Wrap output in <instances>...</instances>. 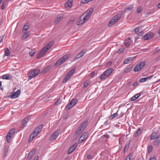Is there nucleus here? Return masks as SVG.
Listing matches in <instances>:
<instances>
[{"instance_id": "obj_22", "label": "nucleus", "mask_w": 160, "mask_h": 160, "mask_svg": "<svg viewBox=\"0 0 160 160\" xmlns=\"http://www.w3.org/2000/svg\"><path fill=\"white\" fill-rule=\"evenodd\" d=\"M154 145L157 146L160 143V135L158 136L154 141Z\"/></svg>"}, {"instance_id": "obj_13", "label": "nucleus", "mask_w": 160, "mask_h": 160, "mask_svg": "<svg viewBox=\"0 0 160 160\" xmlns=\"http://www.w3.org/2000/svg\"><path fill=\"white\" fill-rule=\"evenodd\" d=\"M30 119V117L28 116V117L25 118L22 122V124L23 125V128L25 126L28 122Z\"/></svg>"}, {"instance_id": "obj_31", "label": "nucleus", "mask_w": 160, "mask_h": 160, "mask_svg": "<svg viewBox=\"0 0 160 160\" xmlns=\"http://www.w3.org/2000/svg\"><path fill=\"white\" fill-rule=\"evenodd\" d=\"M70 78V77L67 75L63 80V83H66Z\"/></svg>"}, {"instance_id": "obj_19", "label": "nucleus", "mask_w": 160, "mask_h": 160, "mask_svg": "<svg viewBox=\"0 0 160 160\" xmlns=\"http://www.w3.org/2000/svg\"><path fill=\"white\" fill-rule=\"evenodd\" d=\"M65 6L67 9H70L72 6V3L71 1H68L65 4Z\"/></svg>"}, {"instance_id": "obj_28", "label": "nucleus", "mask_w": 160, "mask_h": 160, "mask_svg": "<svg viewBox=\"0 0 160 160\" xmlns=\"http://www.w3.org/2000/svg\"><path fill=\"white\" fill-rule=\"evenodd\" d=\"M133 7L132 5H128L126 6L125 8V12H129L131 11L133 8Z\"/></svg>"}, {"instance_id": "obj_7", "label": "nucleus", "mask_w": 160, "mask_h": 160, "mask_svg": "<svg viewBox=\"0 0 160 160\" xmlns=\"http://www.w3.org/2000/svg\"><path fill=\"white\" fill-rule=\"evenodd\" d=\"M78 102L77 99H73L66 106L65 109L66 110H69L74 106Z\"/></svg>"}, {"instance_id": "obj_23", "label": "nucleus", "mask_w": 160, "mask_h": 160, "mask_svg": "<svg viewBox=\"0 0 160 160\" xmlns=\"http://www.w3.org/2000/svg\"><path fill=\"white\" fill-rule=\"evenodd\" d=\"M131 43V40L130 38L126 39L124 42V45L127 48L128 47Z\"/></svg>"}, {"instance_id": "obj_18", "label": "nucleus", "mask_w": 160, "mask_h": 160, "mask_svg": "<svg viewBox=\"0 0 160 160\" xmlns=\"http://www.w3.org/2000/svg\"><path fill=\"white\" fill-rule=\"evenodd\" d=\"M58 135V133L56 132L53 133L51 136L49 140L50 141H52L56 138Z\"/></svg>"}, {"instance_id": "obj_32", "label": "nucleus", "mask_w": 160, "mask_h": 160, "mask_svg": "<svg viewBox=\"0 0 160 160\" xmlns=\"http://www.w3.org/2000/svg\"><path fill=\"white\" fill-rule=\"evenodd\" d=\"M13 136L12 135L9 134L8 133L6 137L7 141L8 142H9L10 141V139L12 138V137Z\"/></svg>"}, {"instance_id": "obj_53", "label": "nucleus", "mask_w": 160, "mask_h": 160, "mask_svg": "<svg viewBox=\"0 0 160 160\" xmlns=\"http://www.w3.org/2000/svg\"><path fill=\"white\" fill-rule=\"evenodd\" d=\"M61 102V100L59 99L56 102L55 104L56 105H58L60 104Z\"/></svg>"}, {"instance_id": "obj_6", "label": "nucleus", "mask_w": 160, "mask_h": 160, "mask_svg": "<svg viewBox=\"0 0 160 160\" xmlns=\"http://www.w3.org/2000/svg\"><path fill=\"white\" fill-rule=\"evenodd\" d=\"M93 11V9L91 8L85 12L86 14L84 17L83 18V20L87 22L88 20L91 17Z\"/></svg>"}, {"instance_id": "obj_21", "label": "nucleus", "mask_w": 160, "mask_h": 160, "mask_svg": "<svg viewBox=\"0 0 160 160\" xmlns=\"http://www.w3.org/2000/svg\"><path fill=\"white\" fill-rule=\"evenodd\" d=\"M88 124V122L87 121H84L80 126L79 128L82 129L81 131L84 130Z\"/></svg>"}, {"instance_id": "obj_64", "label": "nucleus", "mask_w": 160, "mask_h": 160, "mask_svg": "<svg viewBox=\"0 0 160 160\" xmlns=\"http://www.w3.org/2000/svg\"><path fill=\"white\" fill-rule=\"evenodd\" d=\"M103 137H104L105 138H108V136L107 134H105L103 136Z\"/></svg>"}, {"instance_id": "obj_5", "label": "nucleus", "mask_w": 160, "mask_h": 160, "mask_svg": "<svg viewBox=\"0 0 160 160\" xmlns=\"http://www.w3.org/2000/svg\"><path fill=\"white\" fill-rule=\"evenodd\" d=\"M120 14H117L109 22L108 26L109 27H111L116 23L121 18Z\"/></svg>"}, {"instance_id": "obj_26", "label": "nucleus", "mask_w": 160, "mask_h": 160, "mask_svg": "<svg viewBox=\"0 0 160 160\" xmlns=\"http://www.w3.org/2000/svg\"><path fill=\"white\" fill-rule=\"evenodd\" d=\"M2 78L3 79L6 80H9L12 78V76L6 74L2 76Z\"/></svg>"}, {"instance_id": "obj_42", "label": "nucleus", "mask_w": 160, "mask_h": 160, "mask_svg": "<svg viewBox=\"0 0 160 160\" xmlns=\"http://www.w3.org/2000/svg\"><path fill=\"white\" fill-rule=\"evenodd\" d=\"M81 138H84L85 139H86L88 137V134L84 132L83 133L81 136Z\"/></svg>"}, {"instance_id": "obj_61", "label": "nucleus", "mask_w": 160, "mask_h": 160, "mask_svg": "<svg viewBox=\"0 0 160 160\" xmlns=\"http://www.w3.org/2000/svg\"><path fill=\"white\" fill-rule=\"evenodd\" d=\"M156 158L154 157L151 158L150 160H156Z\"/></svg>"}, {"instance_id": "obj_59", "label": "nucleus", "mask_w": 160, "mask_h": 160, "mask_svg": "<svg viewBox=\"0 0 160 160\" xmlns=\"http://www.w3.org/2000/svg\"><path fill=\"white\" fill-rule=\"evenodd\" d=\"M123 52V51H118L116 54L117 53H121Z\"/></svg>"}, {"instance_id": "obj_57", "label": "nucleus", "mask_w": 160, "mask_h": 160, "mask_svg": "<svg viewBox=\"0 0 160 160\" xmlns=\"http://www.w3.org/2000/svg\"><path fill=\"white\" fill-rule=\"evenodd\" d=\"M95 74V73L94 72H91L90 74V77H93Z\"/></svg>"}, {"instance_id": "obj_16", "label": "nucleus", "mask_w": 160, "mask_h": 160, "mask_svg": "<svg viewBox=\"0 0 160 160\" xmlns=\"http://www.w3.org/2000/svg\"><path fill=\"white\" fill-rule=\"evenodd\" d=\"M77 147V144L76 143L74 144L68 150V154L72 153L74 149L76 148Z\"/></svg>"}, {"instance_id": "obj_44", "label": "nucleus", "mask_w": 160, "mask_h": 160, "mask_svg": "<svg viewBox=\"0 0 160 160\" xmlns=\"http://www.w3.org/2000/svg\"><path fill=\"white\" fill-rule=\"evenodd\" d=\"M156 136V133L155 132H153L151 136L150 139L151 140H153L155 139V137Z\"/></svg>"}, {"instance_id": "obj_1", "label": "nucleus", "mask_w": 160, "mask_h": 160, "mask_svg": "<svg viewBox=\"0 0 160 160\" xmlns=\"http://www.w3.org/2000/svg\"><path fill=\"white\" fill-rule=\"evenodd\" d=\"M42 128L43 125H40L38 127L35 129L33 132L30 135L29 139V141H32L33 138L39 133Z\"/></svg>"}, {"instance_id": "obj_34", "label": "nucleus", "mask_w": 160, "mask_h": 160, "mask_svg": "<svg viewBox=\"0 0 160 160\" xmlns=\"http://www.w3.org/2000/svg\"><path fill=\"white\" fill-rule=\"evenodd\" d=\"M29 35V32H26L25 33H24L23 36H22V39L23 40H24L26 39L27 38H28Z\"/></svg>"}, {"instance_id": "obj_58", "label": "nucleus", "mask_w": 160, "mask_h": 160, "mask_svg": "<svg viewBox=\"0 0 160 160\" xmlns=\"http://www.w3.org/2000/svg\"><path fill=\"white\" fill-rule=\"evenodd\" d=\"M128 147H129V146H128V145H126L124 147V150H128Z\"/></svg>"}, {"instance_id": "obj_25", "label": "nucleus", "mask_w": 160, "mask_h": 160, "mask_svg": "<svg viewBox=\"0 0 160 160\" xmlns=\"http://www.w3.org/2000/svg\"><path fill=\"white\" fill-rule=\"evenodd\" d=\"M141 95L140 93H138L131 98V101H134L137 99Z\"/></svg>"}, {"instance_id": "obj_3", "label": "nucleus", "mask_w": 160, "mask_h": 160, "mask_svg": "<svg viewBox=\"0 0 160 160\" xmlns=\"http://www.w3.org/2000/svg\"><path fill=\"white\" fill-rule=\"evenodd\" d=\"M113 69L112 68H108L101 75L100 78L102 80L106 78L110 75Z\"/></svg>"}, {"instance_id": "obj_47", "label": "nucleus", "mask_w": 160, "mask_h": 160, "mask_svg": "<svg viewBox=\"0 0 160 160\" xmlns=\"http://www.w3.org/2000/svg\"><path fill=\"white\" fill-rule=\"evenodd\" d=\"M15 132V129H11L9 132H8L9 134H11V135H13L14 134V132Z\"/></svg>"}, {"instance_id": "obj_38", "label": "nucleus", "mask_w": 160, "mask_h": 160, "mask_svg": "<svg viewBox=\"0 0 160 160\" xmlns=\"http://www.w3.org/2000/svg\"><path fill=\"white\" fill-rule=\"evenodd\" d=\"M117 112L110 115L109 118V119H112L115 117H117L118 115Z\"/></svg>"}, {"instance_id": "obj_36", "label": "nucleus", "mask_w": 160, "mask_h": 160, "mask_svg": "<svg viewBox=\"0 0 160 160\" xmlns=\"http://www.w3.org/2000/svg\"><path fill=\"white\" fill-rule=\"evenodd\" d=\"M74 72L75 69H72L69 72H68V74L67 75H68V76H69L71 77L72 75L73 74V73Z\"/></svg>"}, {"instance_id": "obj_41", "label": "nucleus", "mask_w": 160, "mask_h": 160, "mask_svg": "<svg viewBox=\"0 0 160 160\" xmlns=\"http://www.w3.org/2000/svg\"><path fill=\"white\" fill-rule=\"evenodd\" d=\"M82 129H81L79 128L76 131V133L77 134V135H79L83 131V130H82Z\"/></svg>"}, {"instance_id": "obj_63", "label": "nucleus", "mask_w": 160, "mask_h": 160, "mask_svg": "<svg viewBox=\"0 0 160 160\" xmlns=\"http://www.w3.org/2000/svg\"><path fill=\"white\" fill-rule=\"evenodd\" d=\"M137 84H138V82H135L133 84V86H136L137 85Z\"/></svg>"}, {"instance_id": "obj_30", "label": "nucleus", "mask_w": 160, "mask_h": 160, "mask_svg": "<svg viewBox=\"0 0 160 160\" xmlns=\"http://www.w3.org/2000/svg\"><path fill=\"white\" fill-rule=\"evenodd\" d=\"M86 21H84L83 19H81V17L78 20L77 22L78 24V25H80L82 24L84 22H86Z\"/></svg>"}, {"instance_id": "obj_29", "label": "nucleus", "mask_w": 160, "mask_h": 160, "mask_svg": "<svg viewBox=\"0 0 160 160\" xmlns=\"http://www.w3.org/2000/svg\"><path fill=\"white\" fill-rule=\"evenodd\" d=\"M9 149V147L8 146H5L4 148V157H5L7 156V153Z\"/></svg>"}, {"instance_id": "obj_15", "label": "nucleus", "mask_w": 160, "mask_h": 160, "mask_svg": "<svg viewBox=\"0 0 160 160\" xmlns=\"http://www.w3.org/2000/svg\"><path fill=\"white\" fill-rule=\"evenodd\" d=\"M62 18L63 16L62 15H58L57 18L55 21V24H58L59 23V22L62 20Z\"/></svg>"}, {"instance_id": "obj_51", "label": "nucleus", "mask_w": 160, "mask_h": 160, "mask_svg": "<svg viewBox=\"0 0 160 160\" xmlns=\"http://www.w3.org/2000/svg\"><path fill=\"white\" fill-rule=\"evenodd\" d=\"M32 51L31 52H29V54L31 57H32L35 53V51L33 52Z\"/></svg>"}, {"instance_id": "obj_48", "label": "nucleus", "mask_w": 160, "mask_h": 160, "mask_svg": "<svg viewBox=\"0 0 160 160\" xmlns=\"http://www.w3.org/2000/svg\"><path fill=\"white\" fill-rule=\"evenodd\" d=\"M142 10V8L141 7H139L137 9V12L138 13H140Z\"/></svg>"}, {"instance_id": "obj_50", "label": "nucleus", "mask_w": 160, "mask_h": 160, "mask_svg": "<svg viewBox=\"0 0 160 160\" xmlns=\"http://www.w3.org/2000/svg\"><path fill=\"white\" fill-rule=\"evenodd\" d=\"M152 146H150L148 148V152L149 153H150L152 150Z\"/></svg>"}, {"instance_id": "obj_27", "label": "nucleus", "mask_w": 160, "mask_h": 160, "mask_svg": "<svg viewBox=\"0 0 160 160\" xmlns=\"http://www.w3.org/2000/svg\"><path fill=\"white\" fill-rule=\"evenodd\" d=\"M133 59V58H132L131 57H129L125 60L123 63L124 64H128L132 61Z\"/></svg>"}, {"instance_id": "obj_55", "label": "nucleus", "mask_w": 160, "mask_h": 160, "mask_svg": "<svg viewBox=\"0 0 160 160\" xmlns=\"http://www.w3.org/2000/svg\"><path fill=\"white\" fill-rule=\"evenodd\" d=\"M139 28H138L137 27V28H136L134 29V31L135 32L137 33L139 31Z\"/></svg>"}, {"instance_id": "obj_12", "label": "nucleus", "mask_w": 160, "mask_h": 160, "mask_svg": "<svg viewBox=\"0 0 160 160\" xmlns=\"http://www.w3.org/2000/svg\"><path fill=\"white\" fill-rule=\"evenodd\" d=\"M86 53L85 51H81L80 53L76 55L75 59H73V61H75L76 59H78L82 57Z\"/></svg>"}, {"instance_id": "obj_56", "label": "nucleus", "mask_w": 160, "mask_h": 160, "mask_svg": "<svg viewBox=\"0 0 160 160\" xmlns=\"http://www.w3.org/2000/svg\"><path fill=\"white\" fill-rule=\"evenodd\" d=\"M84 140L82 139V138H81V137H80V138L78 141V142L79 143H82Z\"/></svg>"}, {"instance_id": "obj_43", "label": "nucleus", "mask_w": 160, "mask_h": 160, "mask_svg": "<svg viewBox=\"0 0 160 160\" xmlns=\"http://www.w3.org/2000/svg\"><path fill=\"white\" fill-rule=\"evenodd\" d=\"M5 55L7 56H8L10 55V56H12L11 55V52L10 51H5L4 52Z\"/></svg>"}, {"instance_id": "obj_46", "label": "nucleus", "mask_w": 160, "mask_h": 160, "mask_svg": "<svg viewBox=\"0 0 160 160\" xmlns=\"http://www.w3.org/2000/svg\"><path fill=\"white\" fill-rule=\"evenodd\" d=\"M131 70V68L130 67H128L126 68L124 70V72L125 73H128Z\"/></svg>"}, {"instance_id": "obj_24", "label": "nucleus", "mask_w": 160, "mask_h": 160, "mask_svg": "<svg viewBox=\"0 0 160 160\" xmlns=\"http://www.w3.org/2000/svg\"><path fill=\"white\" fill-rule=\"evenodd\" d=\"M47 51H40L38 54L37 56V58H39L42 57L43 55L46 53Z\"/></svg>"}, {"instance_id": "obj_33", "label": "nucleus", "mask_w": 160, "mask_h": 160, "mask_svg": "<svg viewBox=\"0 0 160 160\" xmlns=\"http://www.w3.org/2000/svg\"><path fill=\"white\" fill-rule=\"evenodd\" d=\"M50 69V66H48L45 68L44 70L41 72V73H45L47 72Z\"/></svg>"}, {"instance_id": "obj_40", "label": "nucleus", "mask_w": 160, "mask_h": 160, "mask_svg": "<svg viewBox=\"0 0 160 160\" xmlns=\"http://www.w3.org/2000/svg\"><path fill=\"white\" fill-rule=\"evenodd\" d=\"M32 70L35 72V74L36 76H37L40 72V70L38 69H32Z\"/></svg>"}, {"instance_id": "obj_62", "label": "nucleus", "mask_w": 160, "mask_h": 160, "mask_svg": "<svg viewBox=\"0 0 160 160\" xmlns=\"http://www.w3.org/2000/svg\"><path fill=\"white\" fill-rule=\"evenodd\" d=\"M38 156H37L34 158L33 160H38Z\"/></svg>"}, {"instance_id": "obj_14", "label": "nucleus", "mask_w": 160, "mask_h": 160, "mask_svg": "<svg viewBox=\"0 0 160 160\" xmlns=\"http://www.w3.org/2000/svg\"><path fill=\"white\" fill-rule=\"evenodd\" d=\"M35 152L36 150H33L29 152V154L27 157L26 160H30L33 156L34 154L35 153Z\"/></svg>"}, {"instance_id": "obj_39", "label": "nucleus", "mask_w": 160, "mask_h": 160, "mask_svg": "<svg viewBox=\"0 0 160 160\" xmlns=\"http://www.w3.org/2000/svg\"><path fill=\"white\" fill-rule=\"evenodd\" d=\"M141 132V130L140 128H139L136 131L135 134H134L135 136L136 137L138 136L140 134Z\"/></svg>"}, {"instance_id": "obj_20", "label": "nucleus", "mask_w": 160, "mask_h": 160, "mask_svg": "<svg viewBox=\"0 0 160 160\" xmlns=\"http://www.w3.org/2000/svg\"><path fill=\"white\" fill-rule=\"evenodd\" d=\"M88 124V122L87 121H84L80 126L79 128L82 129L81 131L84 130Z\"/></svg>"}, {"instance_id": "obj_45", "label": "nucleus", "mask_w": 160, "mask_h": 160, "mask_svg": "<svg viewBox=\"0 0 160 160\" xmlns=\"http://www.w3.org/2000/svg\"><path fill=\"white\" fill-rule=\"evenodd\" d=\"M89 84V82L88 81H86L84 83V88H87L88 85Z\"/></svg>"}, {"instance_id": "obj_52", "label": "nucleus", "mask_w": 160, "mask_h": 160, "mask_svg": "<svg viewBox=\"0 0 160 160\" xmlns=\"http://www.w3.org/2000/svg\"><path fill=\"white\" fill-rule=\"evenodd\" d=\"M6 2H3L1 6V9L2 10L4 8V5Z\"/></svg>"}, {"instance_id": "obj_60", "label": "nucleus", "mask_w": 160, "mask_h": 160, "mask_svg": "<svg viewBox=\"0 0 160 160\" xmlns=\"http://www.w3.org/2000/svg\"><path fill=\"white\" fill-rule=\"evenodd\" d=\"M87 158L88 159H92V157L90 155H88L87 156Z\"/></svg>"}, {"instance_id": "obj_54", "label": "nucleus", "mask_w": 160, "mask_h": 160, "mask_svg": "<svg viewBox=\"0 0 160 160\" xmlns=\"http://www.w3.org/2000/svg\"><path fill=\"white\" fill-rule=\"evenodd\" d=\"M81 2L83 3H86L88 2V0H81Z\"/></svg>"}, {"instance_id": "obj_4", "label": "nucleus", "mask_w": 160, "mask_h": 160, "mask_svg": "<svg viewBox=\"0 0 160 160\" xmlns=\"http://www.w3.org/2000/svg\"><path fill=\"white\" fill-rule=\"evenodd\" d=\"M146 65V63L144 61L141 62L136 65L134 68L135 72H138L141 70Z\"/></svg>"}, {"instance_id": "obj_8", "label": "nucleus", "mask_w": 160, "mask_h": 160, "mask_svg": "<svg viewBox=\"0 0 160 160\" xmlns=\"http://www.w3.org/2000/svg\"><path fill=\"white\" fill-rule=\"evenodd\" d=\"M21 93V90L20 89L18 90L16 92H11L10 93V98H16L18 97Z\"/></svg>"}, {"instance_id": "obj_17", "label": "nucleus", "mask_w": 160, "mask_h": 160, "mask_svg": "<svg viewBox=\"0 0 160 160\" xmlns=\"http://www.w3.org/2000/svg\"><path fill=\"white\" fill-rule=\"evenodd\" d=\"M153 77V76L152 75L148 77L142 78L139 79V81L140 82H143L148 80L150 79Z\"/></svg>"}, {"instance_id": "obj_2", "label": "nucleus", "mask_w": 160, "mask_h": 160, "mask_svg": "<svg viewBox=\"0 0 160 160\" xmlns=\"http://www.w3.org/2000/svg\"><path fill=\"white\" fill-rule=\"evenodd\" d=\"M69 57L70 55L69 54L64 55L57 61L56 63V65L57 66H59L61 65Z\"/></svg>"}, {"instance_id": "obj_9", "label": "nucleus", "mask_w": 160, "mask_h": 160, "mask_svg": "<svg viewBox=\"0 0 160 160\" xmlns=\"http://www.w3.org/2000/svg\"><path fill=\"white\" fill-rule=\"evenodd\" d=\"M153 35L151 32H148L145 34L143 37L142 39L144 40H148L152 38L153 37Z\"/></svg>"}, {"instance_id": "obj_35", "label": "nucleus", "mask_w": 160, "mask_h": 160, "mask_svg": "<svg viewBox=\"0 0 160 160\" xmlns=\"http://www.w3.org/2000/svg\"><path fill=\"white\" fill-rule=\"evenodd\" d=\"M29 28V25L28 24V23H26L25 24V25L22 28V30L23 31H26Z\"/></svg>"}, {"instance_id": "obj_37", "label": "nucleus", "mask_w": 160, "mask_h": 160, "mask_svg": "<svg viewBox=\"0 0 160 160\" xmlns=\"http://www.w3.org/2000/svg\"><path fill=\"white\" fill-rule=\"evenodd\" d=\"M133 154L132 153H130L125 158V160H131Z\"/></svg>"}, {"instance_id": "obj_11", "label": "nucleus", "mask_w": 160, "mask_h": 160, "mask_svg": "<svg viewBox=\"0 0 160 160\" xmlns=\"http://www.w3.org/2000/svg\"><path fill=\"white\" fill-rule=\"evenodd\" d=\"M28 76V80H29L36 77L35 72H33L32 70L29 71Z\"/></svg>"}, {"instance_id": "obj_49", "label": "nucleus", "mask_w": 160, "mask_h": 160, "mask_svg": "<svg viewBox=\"0 0 160 160\" xmlns=\"http://www.w3.org/2000/svg\"><path fill=\"white\" fill-rule=\"evenodd\" d=\"M154 49V50H160V49L158 47L156 48H155L153 47H150L149 48H148V49Z\"/></svg>"}, {"instance_id": "obj_10", "label": "nucleus", "mask_w": 160, "mask_h": 160, "mask_svg": "<svg viewBox=\"0 0 160 160\" xmlns=\"http://www.w3.org/2000/svg\"><path fill=\"white\" fill-rule=\"evenodd\" d=\"M54 43V42L53 41L50 42L44 47L41 50H48L50 49Z\"/></svg>"}]
</instances>
